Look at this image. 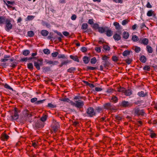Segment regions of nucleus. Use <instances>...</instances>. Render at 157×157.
<instances>
[{
    "label": "nucleus",
    "mask_w": 157,
    "mask_h": 157,
    "mask_svg": "<svg viewBox=\"0 0 157 157\" xmlns=\"http://www.w3.org/2000/svg\"><path fill=\"white\" fill-rule=\"evenodd\" d=\"M93 28L95 29H98V28L99 27V25L97 24H94L93 25Z\"/></svg>",
    "instance_id": "nucleus-58"
},
{
    "label": "nucleus",
    "mask_w": 157,
    "mask_h": 157,
    "mask_svg": "<svg viewBox=\"0 0 157 157\" xmlns=\"http://www.w3.org/2000/svg\"><path fill=\"white\" fill-rule=\"evenodd\" d=\"M94 20L93 19H90L88 21V23L89 24L92 25L94 24Z\"/></svg>",
    "instance_id": "nucleus-59"
},
{
    "label": "nucleus",
    "mask_w": 157,
    "mask_h": 157,
    "mask_svg": "<svg viewBox=\"0 0 157 157\" xmlns=\"http://www.w3.org/2000/svg\"><path fill=\"white\" fill-rule=\"evenodd\" d=\"M83 60L84 63L87 64L89 61L90 58L87 56H85L83 57Z\"/></svg>",
    "instance_id": "nucleus-24"
},
{
    "label": "nucleus",
    "mask_w": 157,
    "mask_h": 157,
    "mask_svg": "<svg viewBox=\"0 0 157 157\" xmlns=\"http://www.w3.org/2000/svg\"><path fill=\"white\" fill-rule=\"evenodd\" d=\"M86 113L88 116L90 117H92L96 114L94 109L91 107H89L87 109Z\"/></svg>",
    "instance_id": "nucleus-4"
},
{
    "label": "nucleus",
    "mask_w": 157,
    "mask_h": 157,
    "mask_svg": "<svg viewBox=\"0 0 157 157\" xmlns=\"http://www.w3.org/2000/svg\"><path fill=\"white\" fill-rule=\"evenodd\" d=\"M59 53L58 52H55L52 53V56L53 57H56L58 55Z\"/></svg>",
    "instance_id": "nucleus-53"
},
{
    "label": "nucleus",
    "mask_w": 157,
    "mask_h": 157,
    "mask_svg": "<svg viewBox=\"0 0 157 157\" xmlns=\"http://www.w3.org/2000/svg\"><path fill=\"white\" fill-rule=\"evenodd\" d=\"M70 57L71 59H73L75 61L78 62H79V59L77 56H74L72 55H70Z\"/></svg>",
    "instance_id": "nucleus-26"
},
{
    "label": "nucleus",
    "mask_w": 157,
    "mask_h": 157,
    "mask_svg": "<svg viewBox=\"0 0 157 157\" xmlns=\"http://www.w3.org/2000/svg\"><path fill=\"white\" fill-rule=\"evenodd\" d=\"M139 40L138 36L136 35H133L132 36V40L134 42L139 41Z\"/></svg>",
    "instance_id": "nucleus-20"
},
{
    "label": "nucleus",
    "mask_w": 157,
    "mask_h": 157,
    "mask_svg": "<svg viewBox=\"0 0 157 157\" xmlns=\"http://www.w3.org/2000/svg\"><path fill=\"white\" fill-rule=\"evenodd\" d=\"M110 101L111 102H113L115 103L117 102L118 99H111Z\"/></svg>",
    "instance_id": "nucleus-61"
},
{
    "label": "nucleus",
    "mask_w": 157,
    "mask_h": 157,
    "mask_svg": "<svg viewBox=\"0 0 157 157\" xmlns=\"http://www.w3.org/2000/svg\"><path fill=\"white\" fill-rule=\"evenodd\" d=\"M117 90L119 92L124 93L126 96H129L132 94V91L130 89L126 90L124 88L121 86L117 87Z\"/></svg>",
    "instance_id": "nucleus-2"
},
{
    "label": "nucleus",
    "mask_w": 157,
    "mask_h": 157,
    "mask_svg": "<svg viewBox=\"0 0 157 157\" xmlns=\"http://www.w3.org/2000/svg\"><path fill=\"white\" fill-rule=\"evenodd\" d=\"M147 15L148 17H151L152 15H153L154 17H155L156 16V14L154 13V12L152 10H150L148 11L147 13Z\"/></svg>",
    "instance_id": "nucleus-17"
},
{
    "label": "nucleus",
    "mask_w": 157,
    "mask_h": 157,
    "mask_svg": "<svg viewBox=\"0 0 157 157\" xmlns=\"http://www.w3.org/2000/svg\"><path fill=\"white\" fill-rule=\"evenodd\" d=\"M97 62V59L95 57H94L91 59L90 63L92 64H95Z\"/></svg>",
    "instance_id": "nucleus-37"
},
{
    "label": "nucleus",
    "mask_w": 157,
    "mask_h": 157,
    "mask_svg": "<svg viewBox=\"0 0 157 157\" xmlns=\"http://www.w3.org/2000/svg\"><path fill=\"white\" fill-rule=\"evenodd\" d=\"M105 32H106V35L110 37L111 36L113 33V32L110 29H109L108 27L107 29L106 30Z\"/></svg>",
    "instance_id": "nucleus-18"
},
{
    "label": "nucleus",
    "mask_w": 157,
    "mask_h": 157,
    "mask_svg": "<svg viewBox=\"0 0 157 157\" xmlns=\"http://www.w3.org/2000/svg\"><path fill=\"white\" fill-rule=\"evenodd\" d=\"M139 42L144 45H147L148 44V40L146 38H141L139 40Z\"/></svg>",
    "instance_id": "nucleus-8"
},
{
    "label": "nucleus",
    "mask_w": 157,
    "mask_h": 157,
    "mask_svg": "<svg viewBox=\"0 0 157 157\" xmlns=\"http://www.w3.org/2000/svg\"><path fill=\"white\" fill-rule=\"evenodd\" d=\"M71 62V61L67 60L66 61H63L61 62V63L59 65V67H62L64 65H66L67 63Z\"/></svg>",
    "instance_id": "nucleus-15"
},
{
    "label": "nucleus",
    "mask_w": 157,
    "mask_h": 157,
    "mask_svg": "<svg viewBox=\"0 0 157 157\" xmlns=\"http://www.w3.org/2000/svg\"><path fill=\"white\" fill-rule=\"evenodd\" d=\"M113 38L115 40L118 41L121 39V36L120 35L115 33L113 36Z\"/></svg>",
    "instance_id": "nucleus-16"
},
{
    "label": "nucleus",
    "mask_w": 157,
    "mask_h": 157,
    "mask_svg": "<svg viewBox=\"0 0 157 157\" xmlns=\"http://www.w3.org/2000/svg\"><path fill=\"white\" fill-rule=\"evenodd\" d=\"M45 101V99H44L43 100H41L38 101H36L35 103V104H39L41 103H43L44 101Z\"/></svg>",
    "instance_id": "nucleus-54"
},
{
    "label": "nucleus",
    "mask_w": 157,
    "mask_h": 157,
    "mask_svg": "<svg viewBox=\"0 0 157 157\" xmlns=\"http://www.w3.org/2000/svg\"><path fill=\"white\" fill-rule=\"evenodd\" d=\"M58 57L59 59H67V57H66L65 55L64 54H59L58 56Z\"/></svg>",
    "instance_id": "nucleus-45"
},
{
    "label": "nucleus",
    "mask_w": 157,
    "mask_h": 157,
    "mask_svg": "<svg viewBox=\"0 0 157 157\" xmlns=\"http://www.w3.org/2000/svg\"><path fill=\"white\" fill-rule=\"evenodd\" d=\"M76 16L75 14H73L71 17V19L72 20H75L76 19Z\"/></svg>",
    "instance_id": "nucleus-63"
},
{
    "label": "nucleus",
    "mask_w": 157,
    "mask_h": 157,
    "mask_svg": "<svg viewBox=\"0 0 157 157\" xmlns=\"http://www.w3.org/2000/svg\"><path fill=\"white\" fill-rule=\"evenodd\" d=\"M138 95L140 97H146L147 95V92L145 91H141L138 93Z\"/></svg>",
    "instance_id": "nucleus-11"
},
{
    "label": "nucleus",
    "mask_w": 157,
    "mask_h": 157,
    "mask_svg": "<svg viewBox=\"0 0 157 157\" xmlns=\"http://www.w3.org/2000/svg\"><path fill=\"white\" fill-rule=\"evenodd\" d=\"M30 53V51L28 50H26L23 51L22 54L25 56H27L29 55Z\"/></svg>",
    "instance_id": "nucleus-31"
},
{
    "label": "nucleus",
    "mask_w": 157,
    "mask_h": 157,
    "mask_svg": "<svg viewBox=\"0 0 157 157\" xmlns=\"http://www.w3.org/2000/svg\"><path fill=\"white\" fill-rule=\"evenodd\" d=\"M146 50L147 52L151 53L153 52V49L150 46L147 45L146 46Z\"/></svg>",
    "instance_id": "nucleus-21"
},
{
    "label": "nucleus",
    "mask_w": 157,
    "mask_h": 157,
    "mask_svg": "<svg viewBox=\"0 0 157 157\" xmlns=\"http://www.w3.org/2000/svg\"><path fill=\"white\" fill-rule=\"evenodd\" d=\"M48 106L51 108H54L56 107V105L51 103H49L48 104Z\"/></svg>",
    "instance_id": "nucleus-48"
},
{
    "label": "nucleus",
    "mask_w": 157,
    "mask_h": 157,
    "mask_svg": "<svg viewBox=\"0 0 157 157\" xmlns=\"http://www.w3.org/2000/svg\"><path fill=\"white\" fill-rule=\"evenodd\" d=\"M151 69L150 67L148 66H145L143 67V69L144 70L149 71Z\"/></svg>",
    "instance_id": "nucleus-40"
},
{
    "label": "nucleus",
    "mask_w": 157,
    "mask_h": 157,
    "mask_svg": "<svg viewBox=\"0 0 157 157\" xmlns=\"http://www.w3.org/2000/svg\"><path fill=\"white\" fill-rule=\"evenodd\" d=\"M88 27V25L86 23H83L82 24L81 28L82 29L84 30L86 29Z\"/></svg>",
    "instance_id": "nucleus-36"
},
{
    "label": "nucleus",
    "mask_w": 157,
    "mask_h": 157,
    "mask_svg": "<svg viewBox=\"0 0 157 157\" xmlns=\"http://www.w3.org/2000/svg\"><path fill=\"white\" fill-rule=\"evenodd\" d=\"M30 112L28 111L27 110H26V113H25V115L28 117H30L31 116V115L30 114Z\"/></svg>",
    "instance_id": "nucleus-55"
},
{
    "label": "nucleus",
    "mask_w": 157,
    "mask_h": 157,
    "mask_svg": "<svg viewBox=\"0 0 157 157\" xmlns=\"http://www.w3.org/2000/svg\"><path fill=\"white\" fill-rule=\"evenodd\" d=\"M128 21L127 19H125L122 21V24L123 25H124L128 23Z\"/></svg>",
    "instance_id": "nucleus-52"
},
{
    "label": "nucleus",
    "mask_w": 157,
    "mask_h": 157,
    "mask_svg": "<svg viewBox=\"0 0 157 157\" xmlns=\"http://www.w3.org/2000/svg\"><path fill=\"white\" fill-rule=\"evenodd\" d=\"M113 25L115 26L116 29L118 30L120 29V27L119 24L117 22H114Z\"/></svg>",
    "instance_id": "nucleus-29"
},
{
    "label": "nucleus",
    "mask_w": 157,
    "mask_h": 157,
    "mask_svg": "<svg viewBox=\"0 0 157 157\" xmlns=\"http://www.w3.org/2000/svg\"><path fill=\"white\" fill-rule=\"evenodd\" d=\"M49 33L48 31L45 30H43L41 31V34L43 36H47Z\"/></svg>",
    "instance_id": "nucleus-23"
},
{
    "label": "nucleus",
    "mask_w": 157,
    "mask_h": 157,
    "mask_svg": "<svg viewBox=\"0 0 157 157\" xmlns=\"http://www.w3.org/2000/svg\"><path fill=\"white\" fill-rule=\"evenodd\" d=\"M43 64V59L42 58L38 59L36 61H34V66L38 70L40 69V67Z\"/></svg>",
    "instance_id": "nucleus-3"
},
{
    "label": "nucleus",
    "mask_w": 157,
    "mask_h": 157,
    "mask_svg": "<svg viewBox=\"0 0 157 157\" xmlns=\"http://www.w3.org/2000/svg\"><path fill=\"white\" fill-rule=\"evenodd\" d=\"M140 29H142L144 27H146L147 29H148V28L146 26V25L145 24V23H143L142 24H140Z\"/></svg>",
    "instance_id": "nucleus-51"
},
{
    "label": "nucleus",
    "mask_w": 157,
    "mask_h": 157,
    "mask_svg": "<svg viewBox=\"0 0 157 157\" xmlns=\"http://www.w3.org/2000/svg\"><path fill=\"white\" fill-rule=\"evenodd\" d=\"M60 100L65 103H68L71 105L79 108H82L84 105L83 102L81 101H76L74 102L69 99H60Z\"/></svg>",
    "instance_id": "nucleus-1"
},
{
    "label": "nucleus",
    "mask_w": 157,
    "mask_h": 157,
    "mask_svg": "<svg viewBox=\"0 0 157 157\" xmlns=\"http://www.w3.org/2000/svg\"><path fill=\"white\" fill-rule=\"evenodd\" d=\"M140 60L142 63H145L146 61L147 58L145 56L142 55L140 56Z\"/></svg>",
    "instance_id": "nucleus-22"
},
{
    "label": "nucleus",
    "mask_w": 157,
    "mask_h": 157,
    "mask_svg": "<svg viewBox=\"0 0 157 157\" xmlns=\"http://www.w3.org/2000/svg\"><path fill=\"white\" fill-rule=\"evenodd\" d=\"M35 126L37 128H42L44 126V123L41 121H38L35 124Z\"/></svg>",
    "instance_id": "nucleus-12"
},
{
    "label": "nucleus",
    "mask_w": 157,
    "mask_h": 157,
    "mask_svg": "<svg viewBox=\"0 0 157 157\" xmlns=\"http://www.w3.org/2000/svg\"><path fill=\"white\" fill-rule=\"evenodd\" d=\"M116 119L118 121H120L122 119V117L119 115H117L116 116Z\"/></svg>",
    "instance_id": "nucleus-62"
},
{
    "label": "nucleus",
    "mask_w": 157,
    "mask_h": 157,
    "mask_svg": "<svg viewBox=\"0 0 157 157\" xmlns=\"http://www.w3.org/2000/svg\"><path fill=\"white\" fill-rule=\"evenodd\" d=\"M27 67L30 70H32L33 68V66L32 63H28L27 64Z\"/></svg>",
    "instance_id": "nucleus-32"
},
{
    "label": "nucleus",
    "mask_w": 157,
    "mask_h": 157,
    "mask_svg": "<svg viewBox=\"0 0 157 157\" xmlns=\"http://www.w3.org/2000/svg\"><path fill=\"white\" fill-rule=\"evenodd\" d=\"M107 29V27H99L98 29V31L101 33H103L105 32Z\"/></svg>",
    "instance_id": "nucleus-14"
},
{
    "label": "nucleus",
    "mask_w": 157,
    "mask_h": 157,
    "mask_svg": "<svg viewBox=\"0 0 157 157\" xmlns=\"http://www.w3.org/2000/svg\"><path fill=\"white\" fill-rule=\"evenodd\" d=\"M4 87L8 89L9 90H11L12 91H13V89L10 87L8 84H6L4 85Z\"/></svg>",
    "instance_id": "nucleus-41"
},
{
    "label": "nucleus",
    "mask_w": 157,
    "mask_h": 157,
    "mask_svg": "<svg viewBox=\"0 0 157 157\" xmlns=\"http://www.w3.org/2000/svg\"><path fill=\"white\" fill-rule=\"evenodd\" d=\"M60 125L59 123L56 122V121H54L52 125V130L56 132L59 128Z\"/></svg>",
    "instance_id": "nucleus-5"
},
{
    "label": "nucleus",
    "mask_w": 157,
    "mask_h": 157,
    "mask_svg": "<svg viewBox=\"0 0 157 157\" xmlns=\"http://www.w3.org/2000/svg\"><path fill=\"white\" fill-rule=\"evenodd\" d=\"M76 69V68L74 67H71L67 70V72L71 73L74 72V71Z\"/></svg>",
    "instance_id": "nucleus-30"
},
{
    "label": "nucleus",
    "mask_w": 157,
    "mask_h": 157,
    "mask_svg": "<svg viewBox=\"0 0 157 157\" xmlns=\"http://www.w3.org/2000/svg\"><path fill=\"white\" fill-rule=\"evenodd\" d=\"M123 37L125 39H127L129 37V34L126 32H124L123 33Z\"/></svg>",
    "instance_id": "nucleus-27"
},
{
    "label": "nucleus",
    "mask_w": 157,
    "mask_h": 157,
    "mask_svg": "<svg viewBox=\"0 0 157 157\" xmlns=\"http://www.w3.org/2000/svg\"><path fill=\"white\" fill-rule=\"evenodd\" d=\"M1 137L3 140H7L9 137V136L6 133H3Z\"/></svg>",
    "instance_id": "nucleus-25"
},
{
    "label": "nucleus",
    "mask_w": 157,
    "mask_h": 157,
    "mask_svg": "<svg viewBox=\"0 0 157 157\" xmlns=\"http://www.w3.org/2000/svg\"><path fill=\"white\" fill-rule=\"evenodd\" d=\"M103 65L105 67H108L110 65V63L108 61H104V62H103Z\"/></svg>",
    "instance_id": "nucleus-35"
},
{
    "label": "nucleus",
    "mask_w": 157,
    "mask_h": 157,
    "mask_svg": "<svg viewBox=\"0 0 157 157\" xmlns=\"http://www.w3.org/2000/svg\"><path fill=\"white\" fill-rule=\"evenodd\" d=\"M6 17L5 16H0V25L4 24L6 22Z\"/></svg>",
    "instance_id": "nucleus-19"
},
{
    "label": "nucleus",
    "mask_w": 157,
    "mask_h": 157,
    "mask_svg": "<svg viewBox=\"0 0 157 157\" xmlns=\"http://www.w3.org/2000/svg\"><path fill=\"white\" fill-rule=\"evenodd\" d=\"M34 16H33L29 15L27 16V19L29 21L32 20L34 18Z\"/></svg>",
    "instance_id": "nucleus-50"
},
{
    "label": "nucleus",
    "mask_w": 157,
    "mask_h": 157,
    "mask_svg": "<svg viewBox=\"0 0 157 157\" xmlns=\"http://www.w3.org/2000/svg\"><path fill=\"white\" fill-rule=\"evenodd\" d=\"M87 70H94L96 69V67H92L91 66H87Z\"/></svg>",
    "instance_id": "nucleus-47"
},
{
    "label": "nucleus",
    "mask_w": 157,
    "mask_h": 157,
    "mask_svg": "<svg viewBox=\"0 0 157 157\" xmlns=\"http://www.w3.org/2000/svg\"><path fill=\"white\" fill-rule=\"evenodd\" d=\"M134 111L135 114L138 116H143L145 114V112L143 109L140 110L138 108H135Z\"/></svg>",
    "instance_id": "nucleus-6"
},
{
    "label": "nucleus",
    "mask_w": 157,
    "mask_h": 157,
    "mask_svg": "<svg viewBox=\"0 0 157 157\" xmlns=\"http://www.w3.org/2000/svg\"><path fill=\"white\" fill-rule=\"evenodd\" d=\"M103 48L105 51H109L110 49L109 47L107 45H104Z\"/></svg>",
    "instance_id": "nucleus-43"
},
{
    "label": "nucleus",
    "mask_w": 157,
    "mask_h": 157,
    "mask_svg": "<svg viewBox=\"0 0 157 157\" xmlns=\"http://www.w3.org/2000/svg\"><path fill=\"white\" fill-rule=\"evenodd\" d=\"M17 65V63L16 62H13L11 63V65H10V67L13 68H15L16 66Z\"/></svg>",
    "instance_id": "nucleus-49"
},
{
    "label": "nucleus",
    "mask_w": 157,
    "mask_h": 157,
    "mask_svg": "<svg viewBox=\"0 0 157 157\" xmlns=\"http://www.w3.org/2000/svg\"><path fill=\"white\" fill-rule=\"evenodd\" d=\"M28 36L29 37H33L34 35V33L32 31H29L27 33Z\"/></svg>",
    "instance_id": "nucleus-38"
},
{
    "label": "nucleus",
    "mask_w": 157,
    "mask_h": 157,
    "mask_svg": "<svg viewBox=\"0 0 157 157\" xmlns=\"http://www.w3.org/2000/svg\"><path fill=\"white\" fill-rule=\"evenodd\" d=\"M104 108L106 109H111V106L110 103H108L105 104L104 105Z\"/></svg>",
    "instance_id": "nucleus-28"
},
{
    "label": "nucleus",
    "mask_w": 157,
    "mask_h": 157,
    "mask_svg": "<svg viewBox=\"0 0 157 157\" xmlns=\"http://www.w3.org/2000/svg\"><path fill=\"white\" fill-rule=\"evenodd\" d=\"M134 50L136 52L138 53L141 51V48L139 47L136 46Z\"/></svg>",
    "instance_id": "nucleus-42"
},
{
    "label": "nucleus",
    "mask_w": 157,
    "mask_h": 157,
    "mask_svg": "<svg viewBox=\"0 0 157 157\" xmlns=\"http://www.w3.org/2000/svg\"><path fill=\"white\" fill-rule=\"evenodd\" d=\"M95 50L98 52H100L101 49L100 47H96L95 48Z\"/></svg>",
    "instance_id": "nucleus-64"
},
{
    "label": "nucleus",
    "mask_w": 157,
    "mask_h": 157,
    "mask_svg": "<svg viewBox=\"0 0 157 157\" xmlns=\"http://www.w3.org/2000/svg\"><path fill=\"white\" fill-rule=\"evenodd\" d=\"M6 27L5 29L7 31H9L12 28V25L10 22V21L8 19L6 20Z\"/></svg>",
    "instance_id": "nucleus-7"
},
{
    "label": "nucleus",
    "mask_w": 157,
    "mask_h": 157,
    "mask_svg": "<svg viewBox=\"0 0 157 157\" xmlns=\"http://www.w3.org/2000/svg\"><path fill=\"white\" fill-rule=\"evenodd\" d=\"M87 50L86 48L84 47H82L81 49V51L83 52H86L87 51Z\"/></svg>",
    "instance_id": "nucleus-56"
},
{
    "label": "nucleus",
    "mask_w": 157,
    "mask_h": 157,
    "mask_svg": "<svg viewBox=\"0 0 157 157\" xmlns=\"http://www.w3.org/2000/svg\"><path fill=\"white\" fill-rule=\"evenodd\" d=\"M45 62L49 65L52 64L53 65H56L58 64L59 62L57 61L49 60L47 59H45Z\"/></svg>",
    "instance_id": "nucleus-9"
},
{
    "label": "nucleus",
    "mask_w": 157,
    "mask_h": 157,
    "mask_svg": "<svg viewBox=\"0 0 157 157\" xmlns=\"http://www.w3.org/2000/svg\"><path fill=\"white\" fill-rule=\"evenodd\" d=\"M43 72H46L49 71H50V69L49 67H46L43 68Z\"/></svg>",
    "instance_id": "nucleus-34"
},
{
    "label": "nucleus",
    "mask_w": 157,
    "mask_h": 157,
    "mask_svg": "<svg viewBox=\"0 0 157 157\" xmlns=\"http://www.w3.org/2000/svg\"><path fill=\"white\" fill-rule=\"evenodd\" d=\"M47 118V116L46 115H45L42 117L40 118V121L41 122H44L46 121Z\"/></svg>",
    "instance_id": "nucleus-44"
},
{
    "label": "nucleus",
    "mask_w": 157,
    "mask_h": 157,
    "mask_svg": "<svg viewBox=\"0 0 157 157\" xmlns=\"http://www.w3.org/2000/svg\"><path fill=\"white\" fill-rule=\"evenodd\" d=\"M11 119L12 120H16L18 118V114L16 110L15 111L13 114L11 116Z\"/></svg>",
    "instance_id": "nucleus-13"
},
{
    "label": "nucleus",
    "mask_w": 157,
    "mask_h": 157,
    "mask_svg": "<svg viewBox=\"0 0 157 157\" xmlns=\"http://www.w3.org/2000/svg\"><path fill=\"white\" fill-rule=\"evenodd\" d=\"M130 52L129 51L125 50L123 52L122 55L123 56H127L128 55H129L130 54Z\"/></svg>",
    "instance_id": "nucleus-33"
},
{
    "label": "nucleus",
    "mask_w": 157,
    "mask_h": 157,
    "mask_svg": "<svg viewBox=\"0 0 157 157\" xmlns=\"http://www.w3.org/2000/svg\"><path fill=\"white\" fill-rule=\"evenodd\" d=\"M113 1L116 3H122L123 2V0H113Z\"/></svg>",
    "instance_id": "nucleus-57"
},
{
    "label": "nucleus",
    "mask_w": 157,
    "mask_h": 157,
    "mask_svg": "<svg viewBox=\"0 0 157 157\" xmlns=\"http://www.w3.org/2000/svg\"><path fill=\"white\" fill-rule=\"evenodd\" d=\"M121 105L123 107H130L132 105L128 101H124L121 102Z\"/></svg>",
    "instance_id": "nucleus-10"
},
{
    "label": "nucleus",
    "mask_w": 157,
    "mask_h": 157,
    "mask_svg": "<svg viewBox=\"0 0 157 157\" xmlns=\"http://www.w3.org/2000/svg\"><path fill=\"white\" fill-rule=\"evenodd\" d=\"M126 63L127 64H130L132 62V60L131 59H128L125 60Z\"/></svg>",
    "instance_id": "nucleus-60"
},
{
    "label": "nucleus",
    "mask_w": 157,
    "mask_h": 157,
    "mask_svg": "<svg viewBox=\"0 0 157 157\" xmlns=\"http://www.w3.org/2000/svg\"><path fill=\"white\" fill-rule=\"evenodd\" d=\"M43 52L44 53L48 55L49 54L50 52V50L48 49H45L43 50Z\"/></svg>",
    "instance_id": "nucleus-39"
},
{
    "label": "nucleus",
    "mask_w": 157,
    "mask_h": 157,
    "mask_svg": "<svg viewBox=\"0 0 157 157\" xmlns=\"http://www.w3.org/2000/svg\"><path fill=\"white\" fill-rule=\"evenodd\" d=\"M112 59L114 61L117 62L118 60V58L116 56H113L112 57Z\"/></svg>",
    "instance_id": "nucleus-46"
}]
</instances>
